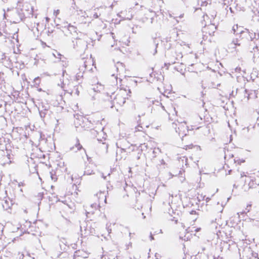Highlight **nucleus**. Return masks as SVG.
I'll list each match as a JSON object with an SVG mask.
<instances>
[{"label":"nucleus","instance_id":"nucleus-16","mask_svg":"<svg viewBox=\"0 0 259 259\" xmlns=\"http://www.w3.org/2000/svg\"><path fill=\"white\" fill-rule=\"evenodd\" d=\"M245 177L246 179L245 180V182H248V186L249 188H252L256 187L259 184V182L256 181L254 177L246 176L245 172H243L241 174V177Z\"/></svg>","mask_w":259,"mask_h":259},{"label":"nucleus","instance_id":"nucleus-40","mask_svg":"<svg viewBox=\"0 0 259 259\" xmlns=\"http://www.w3.org/2000/svg\"><path fill=\"white\" fill-rule=\"evenodd\" d=\"M198 3H201V6H206L207 4H210V0H198Z\"/></svg>","mask_w":259,"mask_h":259},{"label":"nucleus","instance_id":"nucleus-35","mask_svg":"<svg viewBox=\"0 0 259 259\" xmlns=\"http://www.w3.org/2000/svg\"><path fill=\"white\" fill-rule=\"evenodd\" d=\"M47 142V140L46 139L44 135L42 134H40V139H39V144L42 146H45Z\"/></svg>","mask_w":259,"mask_h":259},{"label":"nucleus","instance_id":"nucleus-36","mask_svg":"<svg viewBox=\"0 0 259 259\" xmlns=\"http://www.w3.org/2000/svg\"><path fill=\"white\" fill-rule=\"evenodd\" d=\"M242 28L241 27H238V25H234L232 29V31L234 33H240V31L242 30Z\"/></svg>","mask_w":259,"mask_h":259},{"label":"nucleus","instance_id":"nucleus-37","mask_svg":"<svg viewBox=\"0 0 259 259\" xmlns=\"http://www.w3.org/2000/svg\"><path fill=\"white\" fill-rule=\"evenodd\" d=\"M159 41V40L157 38H155L154 39H153V44H154V47L155 48L154 52H152V54L153 55L156 54L157 53V48L158 45Z\"/></svg>","mask_w":259,"mask_h":259},{"label":"nucleus","instance_id":"nucleus-25","mask_svg":"<svg viewBox=\"0 0 259 259\" xmlns=\"http://www.w3.org/2000/svg\"><path fill=\"white\" fill-rule=\"evenodd\" d=\"M106 194L107 193L105 191L99 192L97 194V196L99 201V204L102 202L106 203Z\"/></svg>","mask_w":259,"mask_h":259},{"label":"nucleus","instance_id":"nucleus-33","mask_svg":"<svg viewBox=\"0 0 259 259\" xmlns=\"http://www.w3.org/2000/svg\"><path fill=\"white\" fill-rule=\"evenodd\" d=\"M68 93L71 95H74L78 96L79 94V86L77 85L74 87V89L73 90H69Z\"/></svg>","mask_w":259,"mask_h":259},{"label":"nucleus","instance_id":"nucleus-23","mask_svg":"<svg viewBox=\"0 0 259 259\" xmlns=\"http://www.w3.org/2000/svg\"><path fill=\"white\" fill-rule=\"evenodd\" d=\"M253 128L254 126H252V128H250L249 126L243 127L240 132V135L243 137L249 138Z\"/></svg>","mask_w":259,"mask_h":259},{"label":"nucleus","instance_id":"nucleus-64","mask_svg":"<svg viewBox=\"0 0 259 259\" xmlns=\"http://www.w3.org/2000/svg\"><path fill=\"white\" fill-rule=\"evenodd\" d=\"M42 195H43V194H41V193H39V194H38V197L40 199H42Z\"/></svg>","mask_w":259,"mask_h":259},{"label":"nucleus","instance_id":"nucleus-43","mask_svg":"<svg viewBox=\"0 0 259 259\" xmlns=\"http://www.w3.org/2000/svg\"><path fill=\"white\" fill-rule=\"evenodd\" d=\"M140 0H130V6H137L139 5V2Z\"/></svg>","mask_w":259,"mask_h":259},{"label":"nucleus","instance_id":"nucleus-62","mask_svg":"<svg viewBox=\"0 0 259 259\" xmlns=\"http://www.w3.org/2000/svg\"><path fill=\"white\" fill-rule=\"evenodd\" d=\"M213 259H224L223 257L218 255L217 256H214Z\"/></svg>","mask_w":259,"mask_h":259},{"label":"nucleus","instance_id":"nucleus-32","mask_svg":"<svg viewBox=\"0 0 259 259\" xmlns=\"http://www.w3.org/2000/svg\"><path fill=\"white\" fill-rule=\"evenodd\" d=\"M82 146L80 144L78 140H77L74 146L71 147L70 149L74 152H77V151L80 150Z\"/></svg>","mask_w":259,"mask_h":259},{"label":"nucleus","instance_id":"nucleus-20","mask_svg":"<svg viewBox=\"0 0 259 259\" xmlns=\"http://www.w3.org/2000/svg\"><path fill=\"white\" fill-rule=\"evenodd\" d=\"M89 253L83 250L76 251L74 254L73 259H81L88 257Z\"/></svg>","mask_w":259,"mask_h":259},{"label":"nucleus","instance_id":"nucleus-22","mask_svg":"<svg viewBox=\"0 0 259 259\" xmlns=\"http://www.w3.org/2000/svg\"><path fill=\"white\" fill-rule=\"evenodd\" d=\"M12 33L9 32L7 29V26L5 21L0 22V35H4L6 37L10 36Z\"/></svg>","mask_w":259,"mask_h":259},{"label":"nucleus","instance_id":"nucleus-51","mask_svg":"<svg viewBox=\"0 0 259 259\" xmlns=\"http://www.w3.org/2000/svg\"><path fill=\"white\" fill-rule=\"evenodd\" d=\"M103 259H114V256L104 255L102 257Z\"/></svg>","mask_w":259,"mask_h":259},{"label":"nucleus","instance_id":"nucleus-56","mask_svg":"<svg viewBox=\"0 0 259 259\" xmlns=\"http://www.w3.org/2000/svg\"><path fill=\"white\" fill-rule=\"evenodd\" d=\"M132 246V242H130L127 244L125 245V249H128L129 248H131Z\"/></svg>","mask_w":259,"mask_h":259},{"label":"nucleus","instance_id":"nucleus-52","mask_svg":"<svg viewBox=\"0 0 259 259\" xmlns=\"http://www.w3.org/2000/svg\"><path fill=\"white\" fill-rule=\"evenodd\" d=\"M47 110L46 109H45V111H43L42 110H39V114L41 116V117H44L46 114V111H47Z\"/></svg>","mask_w":259,"mask_h":259},{"label":"nucleus","instance_id":"nucleus-28","mask_svg":"<svg viewBox=\"0 0 259 259\" xmlns=\"http://www.w3.org/2000/svg\"><path fill=\"white\" fill-rule=\"evenodd\" d=\"M63 27L67 29L70 33L75 32L76 31V28L75 27L71 25L70 24H68L67 23H64Z\"/></svg>","mask_w":259,"mask_h":259},{"label":"nucleus","instance_id":"nucleus-2","mask_svg":"<svg viewBox=\"0 0 259 259\" xmlns=\"http://www.w3.org/2000/svg\"><path fill=\"white\" fill-rule=\"evenodd\" d=\"M131 96V91L128 88H120L116 92L115 95L112 94L110 96L111 99H113V104L111 106V108L117 105L119 106H122L126 102V100Z\"/></svg>","mask_w":259,"mask_h":259},{"label":"nucleus","instance_id":"nucleus-6","mask_svg":"<svg viewBox=\"0 0 259 259\" xmlns=\"http://www.w3.org/2000/svg\"><path fill=\"white\" fill-rule=\"evenodd\" d=\"M12 155L11 152L7 149L5 150L0 149V164L6 165L11 163Z\"/></svg>","mask_w":259,"mask_h":259},{"label":"nucleus","instance_id":"nucleus-58","mask_svg":"<svg viewBox=\"0 0 259 259\" xmlns=\"http://www.w3.org/2000/svg\"><path fill=\"white\" fill-rule=\"evenodd\" d=\"M94 173L93 172V170H92L91 172H89L87 170L85 171H84V175H92V174H93Z\"/></svg>","mask_w":259,"mask_h":259},{"label":"nucleus","instance_id":"nucleus-30","mask_svg":"<svg viewBox=\"0 0 259 259\" xmlns=\"http://www.w3.org/2000/svg\"><path fill=\"white\" fill-rule=\"evenodd\" d=\"M104 89V85L98 82L96 84L93 85V90L95 92H101Z\"/></svg>","mask_w":259,"mask_h":259},{"label":"nucleus","instance_id":"nucleus-19","mask_svg":"<svg viewBox=\"0 0 259 259\" xmlns=\"http://www.w3.org/2000/svg\"><path fill=\"white\" fill-rule=\"evenodd\" d=\"M85 118L84 117H83L82 115H76L75 116V119L74 121V123L75 125V126L76 128H79V127H81V128L84 127V120Z\"/></svg>","mask_w":259,"mask_h":259},{"label":"nucleus","instance_id":"nucleus-34","mask_svg":"<svg viewBox=\"0 0 259 259\" xmlns=\"http://www.w3.org/2000/svg\"><path fill=\"white\" fill-rule=\"evenodd\" d=\"M103 9L102 8H97L95 9L94 12L93 14V16L92 17V19L93 18L96 19L98 18L100 16H101V13L100 12V9Z\"/></svg>","mask_w":259,"mask_h":259},{"label":"nucleus","instance_id":"nucleus-15","mask_svg":"<svg viewBox=\"0 0 259 259\" xmlns=\"http://www.w3.org/2000/svg\"><path fill=\"white\" fill-rule=\"evenodd\" d=\"M70 81L67 77H65L64 72H63V78L60 80V83H58V85L60 86L61 89L66 92H69V86L70 85Z\"/></svg>","mask_w":259,"mask_h":259},{"label":"nucleus","instance_id":"nucleus-18","mask_svg":"<svg viewBox=\"0 0 259 259\" xmlns=\"http://www.w3.org/2000/svg\"><path fill=\"white\" fill-rule=\"evenodd\" d=\"M100 207L99 204H97L96 203L91 204L88 206H86V214L87 215L91 214H93L95 213L96 211H98L99 208Z\"/></svg>","mask_w":259,"mask_h":259},{"label":"nucleus","instance_id":"nucleus-63","mask_svg":"<svg viewBox=\"0 0 259 259\" xmlns=\"http://www.w3.org/2000/svg\"><path fill=\"white\" fill-rule=\"evenodd\" d=\"M192 147H193V145H187V146H186V149H187L188 148L191 149V148H192Z\"/></svg>","mask_w":259,"mask_h":259},{"label":"nucleus","instance_id":"nucleus-48","mask_svg":"<svg viewBox=\"0 0 259 259\" xmlns=\"http://www.w3.org/2000/svg\"><path fill=\"white\" fill-rule=\"evenodd\" d=\"M182 58V55L181 53H179L178 55H177V57H176V59L174 61H171V64H174L176 63V60H179L180 58Z\"/></svg>","mask_w":259,"mask_h":259},{"label":"nucleus","instance_id":"nucleus-11","mask_svg":"<svg viewBox=\"0 0 259 259\" xmlns=\"http://www.w3.org/2000/svg\"><path fill=\"white\" fill-rule=\"evenodd\" d=\"M80 231L81 234L84 236L90 235H93L95 233V229L92 228L91 226L87 223L82 224L80 226Z\"/></svg>","mask_w":259,"mask_h":259},{"label":"nucleus","instance_id":"nucleus-29","mask_svg":"<svg viewBox=\"0 0 259 259\" xmlns=\"http://www.w3.org/2000/svg\"><path fill=\"white\" fill-rule=\"evenodd\" d=\"M93 65V60L91 58L87 59L84 62V67L85 68V69H91V68H90V66Z\"/></svg>","mask_w":259,"mask_h":259},{"label":"nucleus","instance_id":"nucleus-17","mask_svg":"<svg viewBox=\"0 0 259 259\" xmlns=\"http://www.w3.org/2000/svg\"><path fill=\"white\" fill-rule=\"evenodd\" d=\"M118 17L121 18V20H131L133 17V15L131 11H123L117 14Z\"/></svg>","mask_w":259,"mask_h":259},{"label":"nucleus","instance_id":"nucleus-49","mask_svg":"<svg viewBox=\"0 0 259 259\" xmlns=\"http://www.w3.org/2000/svg\"><path fill=\"white\" fill-rule=\"evenodd\" d=\"M234 161L238 164H241V163L244 162L245 160L243 159L235 158Z\"/></svg>","mask_w":259,"mask_h":259},{"label":"nucleus","instance_id":"nucleus-10","mask_svg":"<svg viewBox=\"0 0 259 259\" xmlns=\"http://www.w3.org/2000/svg\"><path fill=\"white\" fill-rule=\"evenodd\" d=\"M115 67L116 69L117 73L113 74L112 76L114 77V78L116 79V82L117 83V79L118 78L119 81L121 82V77L122 75H123L125 71V68L123 63L120 62H117L115 65Z\"/></svg>","mask_w":259,"mask_h":259},{"label":"nucleus","instance_id":"nucleus-60","mask_svg":"<svg viewBox=\"0 0 259 259\" xmlns=\"http://www.w3.org/2000/svg\"><path fill=\"white\" fill-rule=\"evenodd\" d=\"M81 42H82V40L81 39H77L76 40V44L77 45L78 44H81Z\"/></svg>","mask_w":259,"mask_h":259},{"label":"nucleus","instance_id":"nucleus-31","mask_svg":"<svg viewBox=\"0 0 259 259\" xmlns=\"http://www.w3.org/2000/svg\"><path fill=\"white\" fill-rule=\"evenodd\" d=\"M148 144L146 143L140 144L138 147H137V149L138 151L142 152H146L148 150Z\"/></svg>","mask_w":259,"mask_h":259},{"label":"nucleus","instance_id":"nucleus-24","mask_svg":"<svg viewBox=\"0 0 259 259\" xmlns=\"http://www.w3.org/2000/svg\"><path fill=\"white\" fill-rule=\"evenodd\" d=\"M13 204L12 200L9 198H6L2 202V206L4 209L6 210L10 209Z\"/></svg>","mask_w":259,"mask_h":259},{"label":"nucleus","instance_id":"nucleus-27","mask_svg":"<svg viewBox=\"0 0 259 259\" xmlns=\"http://www.w3.org/2000/svg\"><path fill=\"white\" fill-rule=\"evenodd\" d=\"M202 87L204 89L208 88H217L219 84L215 85L213 82H207V80L206 79H203L201 82Z\"/></svg>","mask_w":259,"mask_h":259},{"label":"nucleus","instance_id":"nucleus-1","mask_svg":"<svg viewBox=\"0 0 259 259\" xmlns=\"http://www.w3.org/2000/svg\"><path fill=\"white\" fill-rule=\"evenodd\" d=\"M4 16L12 23H17L22 21L25 18L32 15V7L27 2V0H18L17 7L14 9L8 8L7 11L4 10Z\"/></svg>","mask_w":259,"mask_h":259},{"label":"nucleus","instance_id":"nucleus-57","mask_svg":"<svg viewBox=\"0 0 259 259\" xmlns=\"http://www.w3.org/2000/svg\"><path fill=\"white\" fill-rule=\"evenodd\" d=\"M234 70L235 72L238 73H240L241 71V68L239 67H236Z\"/></svg>","mask_w":259,"mask_h":259},{"label":"nucleus","instance_id":"nucleus-39","mask_svg":"<svg viewBox=\"0 0 259 259\" xmlns=\"http://www.w3.org/2000/svg\"><path fill=\"white\" fill-rule=\"evenodd\" d=\"M160 152V150L158 148H154L152 149V155L153 158H155L157 154Z\"/></svg>","mask_w":259,"mask_h":259},{"label":"nucleus","instance_id":"nucleus-3","mask_svg":"<svg viewBox=\"0 0 259 259\" xmlns=\"http://www.w3.org/2000/svg\"><path fill=\"white\" fill-rule=\"evenodd\" d=\"M172 127L182 139L187 135L189 130L185 121L180 122L178 120L175 121L172 123Z\"/></svg>","mask_w":259,"mask_h":259},{"label":"nucleus","instance_id":"nucleus-12","mask_svg":"<svg viewBox=\"0 0 259 259\" xmlns=\"http://www.w3.org/2000/svg\"><path fill=\"white\" fill-rule=\"evenodd\" d=\"M201 230L200 227L196 228L195 227H189L186 230V233L184 236H180V238L183 240L188 241L192 237V233H196Z\"/></svg>","mask_w":259,"mask_h":259},{"label":"nucleus","instance_id":"nucleus-59","mask_svg":"<svg viewBox=\"0 0 259 259\" xmlns=\"http://www.w3.org/2000/svg\"><path fill=\"white\" fill-rule=\"evenodd\" d=\"M224 5H227L229 4V0H222Z\"/></svg>","mask_w":259,"mask_h":259},{"label":"nucleus","instance_id":"nucleus-42","mask_svg":"<svg viewBox=\"0 0 259 259\" xmlns=\"http://www.w3.org/2000/svg\"><path fill=\"white\" fill-rule=\"evenodd\" d=\"M161 0H155L154 2H153L152 1H150L149 2V4L148 5L151 6V7H152V8L153 9H155L156 8V3H159L160 2Z\"/></svg>","mask_w":259,"mask_h":259},{"label":"nucleus","instance_id":"nucleus-7","mask_svg":"<svg viewBox=\"0 0 259 259\" xmlns=\"http://www.w3.org/2000/svg\"><path fill=\"white\" fill-rule=\"evenodd\" d=\"M76 14L78 16V22L81 24L90 23L92 21V16H89L85 11L81 10H77Z\"/></svg>","mask_w":259,"mask_h":259},{"label":"nucleus","instance_id":"nucleus-54","mask_svg":"<svg viewBox=\"0 0 259 259\" xmlns=\"http://www.w3.org/2000/svg\"><path fill=\"white\" fill-rule=\"evenodd\" d=\"M60 13V10L57 9V10H55L54 11V13H53V15L55 17H57V16Z\"/></svg>","mask_w":259,"mask_h":259},{"label":"nucleus","instance_id":"nucleus-46","mask_svg":"<svg viewBox=\"0 0 259 259\" xmlns=\"http://www.w3.org/2000/svg\"><path fill=\"white\" fill-rule=\"evenodd\" d=\"M251 206H252L251 203V202L248 203L247 204L246 207L245 208V209L244 210V212L245 213H247V212H249L250 209H251Z\"/></svg>","mask_w":259,"mask_h":259},{"label":"nucleus","instance_id":"nucleus-45","mask_svg":"<svg viewBox=\"0 0 259 259\" xmlns=\"http://www.w3.org/2000/svg\"><path fill=\"white\" fill-rule=\"evenodd\" d=\"M34 85L36 87L39 86L40 83V79L39 77H36L34 79Z\"/></svg>","mask_w":259,"mask_h":259},{"label":"nucleus","instance_id":"nucleus-21","mask_svg":"<svg viewBox=\"0 0 259 259\" xmlns=\"http://www.w3.org/2000/svg\"><path fill=\"white\" fill-rule=\"evenodd\" d=\"M242 42L238 38L234 39L229 45V48L230 49H234L236 51H239L238 48L241 47Z\"/></svg>","mask_w":259,"mask_h":259},{"label":"nucleus","instance_id":"nucleus-50","mask_svg":"<svg viewBox=\"0 0 259 259\" xmlns=\"http://www.w3.org/2000/svg\"><path fill=\"white\" fill-rule=\"evenodd\" d=\"M111 224L107 223L106 225V229L109 234H110L112 231V229L111 228Z\"/></svg>","mask_w":259,"mask_h":259},{"label":"nucleus","instance_id":"nucleus-41","mask_svg":"<svg viewBox=\"0 0 259 259\" xmlns=\"http://www.w3.org/2000/svg\"><path fill=\"white\" fill-rule=\"evenodd\" d=\"M53 55L55 58L59 59L60 61L62 60V57H63V56L57 51H55L53 53Z\"/></svg>","mask_w":259,"mask_h":259},{"label":"nucleus","instance_id":"nucleus-14","mask_svg":"<svg viewBox=\"0 0 259 259\" xmlns=\"http://www.w3.org/2000/svg\"><path fill=\"white\" fill-rule=\"evenodd\" d=\"M240 33L241 35L246 37L248 39H250L251 41L254 39H259V32L257 34L253 32H250L248 30H241Z\"/></svg>","mask_w":259,"mask_h":259},{"label":"nucleus","instance_id":"nucleus-53","mask_svg":"<svg viewBox=\"0 0 259 259\" xmlns=\"http://www.w3.org/2000/svg\"><path fill=\"white\" fill-rule=\"evenodd\" d=\"M143 130V127L141 125H138L137 127H135V131H142Z\"/></svg>","mask_w":259,"mask_h":259},{"label":"nucleus","instance_id":"nucleus-9","mask_svg":"<svg viewBox=\"0 0 259 259\" xmlns=\"http://www.w3.org/2000/svg\"><path fill=\"white\" fill-rule=\"evenodd\" d=\"M190 122L191 124L190 130H197L201 127V124L203 123V119L199 115H195L190 118Z\"/></svg>","mask_w":259,"mask_h":259},{"label":"nucleus","instance_id":"nucleus-8","mask_svg":"<svg viewBox=\"0 0 259 259\" xmlns=\"http://www.w3.org/2000/svg\"><path fill=\"white\" fill-rule=\"evenodd\" d=\"M3 56L4 57L2 58V62L3 65L7 68L13 70L12 64H13V62L17 60L16 55L13 54L10 57H8L4 55Z\"/></svg>","mask_w":259,"mask_h":259},{"label":"nucleus","instance_id":"nucleus-5","mask_svg":"<svg viewBox=\"0 0 259 259\" xmlns=\"http://www.w3.org/2000/svg\"><path fill=\"white\" fill-rule=\"evenodd\" d=\"M216 16V12L214 10L211 12L209 14H206L203 16V20L205 22V25L208 26L210 28H211L213 31L212 33L214 32V30H215L217 28L216 26L214 23V20L215 17Z\"/></svg>","mask_w":259,"mask_h":259},{"label":"nucleus","instance_id":"nucleus-13","mask_svg":"<svg viewBox=\"0 0 259 259\" xmlns=\"http://www.w3.org/2000/svg\"><path fill=\"white\" fill-rule=\"evenodd\" d=\"M4 229V226L0 224V252L3 250L9 243L6 240V237L3 235V232Z\"/></svg>","mask_w":259,"mask_h":259},{"label":"nucleus","instance_id":"nucleus-44","mask_svg":"<svg viewBox=\"0 0 259 259\" xmlns=\"http://www.w3.org/2000/svg\"><path fill=\"white\" fill-rule=\"evenodd\" d=\"M149 13L150 14L151 20L150 23H152L153 22V17L156 15V12L154 11L149 10Z\"/></svg>","mask_w":259,"mask_h":259},{"label":"nucleus","instance_id":"nucleus-61","mask_svg":"<svg viewBox=\"0 0 259 259\" xmlns=\"http://www.w3.org/2000/svg\"><path fill=\"white\" fill-rule=\"evenodd\" d=\"M155 257L156 259H159L161 257V256L159 254L156 253Z\"/></svg>","mask_w":259,"mask_h":259},{"label":"nucleus","instance_id":"nucleus-26","mask_svg":"<svg viewBox=\"0 0 259 259\" xmlns=\"http://www.w3.org/2000/svg\"><path fill=\"white\" fill-rule=\"evenodd\" d=\"M13 69L15 68L16 69H22L24 67V64L22 61L18 60L17 58V60L13 62Z\"/></svg>","mask_w":259,"mask_h":259},{"label":"nucleus","instance_id":"nucleus-47","mask_svg":"<svg viewBox=\"0 0 259 259\" xmlns=\"http://www.w3.org/2000/svg\"><path fill=\"white\" fill-rule=\"evenodd\" d=\"M62 62V64L64 67H66L68 66V61H67L66 59L63 57H62V60H60Z\"/></svg>","mask_w":259,"mask_h":259},{"label":"nucleus","instance_id":"nucleus-38","mask_svg":"<svg viewBox=\"0 0 259 259\" xmlns=\"http://www.w3.org/2000/svg\"><path fill=\"white\" fill-rule=\"evenodd\" d=\"M50 177L53 181L56 182L57 181L58 178L56 174V172L55 171H53V170L51 171L50 172Z\"/></svg>","mask_w":259,"mask_h":259},{"label":"nucleus","instance_id":"nucleus-4","mask_svg":"<svg viewBox=\"0 0 259 259\" xmlns=\"http://www.w3.org/2000/svg\"><path fill=\"white\" fill-rule=\"evenodd\" d=\"M96 128L100 131H97L98 134V140L99 142H100V145L99 146V148H100L102 152L104 153H107L108 152V144H107L105 142H103V140L100 138V137L102 136L104 141L106 140L107 135L104 132V127H101L100 128L97 126Z\"/></svg>","mask_w":259,"mask_h":259},{"label":"nucleus","instance_id":"nucleus-55","mask_svg":"<svg viewBox=\"0 0 259 259\" xmlns=\"http://www.w3.org/2000/svg\"><path fill=\"white\" fill-rule=\"evenodd\" d=\"M152 102H153V104H154V103H156V105H157V106H158V105H160L162 109H163V110H165V109H164V107L162 105V104H161V103H159L158 101H155V102H154V101H152Z\"/></svg>","mask_w":259,"mask_h":259}]
</instances>
